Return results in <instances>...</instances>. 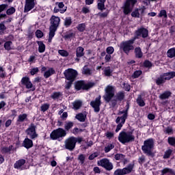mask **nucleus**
I'll return each mask as SVG.
<instances>
[{
	"mask_svg": "<svg viewBox=\"0 0 175 175\" xmlns=\"http://www.w3.org/2000/svg\"><path fill=\"white\" fill-rule=\"evenodd\" d=\"M137 38L134 37L130 40L122 41L119 46L120 51H123L124 54L126 55H129V53L135 50V46L133 44H135V40H136Z\"/></svg>",
	"mask_w": 175,
	"mask_h": 175,
	"instance_id": "obj_1",
	"label": "nucleus"
},
{
	"mask_svg": "<svg viewBox=\"0 0 175 175\" xmlns=\"http://www.w3.org/2000/svg\"><path fill=\"white\" fill-rule=\"evenodd\" d=\"M154 147L155 144L152 138H149L144 142V145L142 146V150L147 157H154Z\"/></svg>",
	"mask_w": 175,
	"mask_h": 175,
	"instance_id": "obj_2",
	"label": "nucleus"
},
{
	"mask_svg": "<svg viewBox=\"0 0 175 175\" xmlns=\"http://www.w3.org/2000/svg\"><path fill=\"white\" fill-rule=\"evenodd\" d=\"M118 141L122 144H125L126 143H132L135 142V135L132 133V131L126 132L124 131H122L118 135Z\"/></svg>",
	"mask_w": 175,
	"mask_h": 175,
	"instance_id": "obj_3",
	"label": "nucleus"
},
{
	"mask_svg": "<svg viewBox=\"0 0 175 175\" xmlns=\"http://www.w3.org/2000/svg\"><path fill=\"white\" fill-rule=\"evenodd\" d=\"M95 84V82H88L85 83V81L80 80L75 82V88L77 91H81V90H83V91H88L91 90V88H94Z\"/></svg>",
	"mask_w": 175,
	"mask_h": 175,
	"instance_id": "obj_4",
	"label": "nucleus"
},
{
	"mask_svg": "<svg viewBox=\"0 0 175 175\" xmlns=\"http://www.w3.org/2000/svg\"><path fill=\"white\" fill-rule=\"evenodd\" d=\"M67 135L66 131L62 128H58L53 130L50 134L52 140H62Z\"/></svg>",
	"mask_w": 175,
	"mask_h": 175,
	"instance_id": "obj_5",
	"label": "nucleus"
},
{
	"mask_svg": "<svg viewBox=\"0 0 175 175\" xmlns=\"http://www.w3.org/2000/svg\"><path fill=\"white\" fill-rule=\"evenodd\" d=\"M135 167V161H133L132 163H129L126 167L121 169L118 168L113 172V175H126L131 174L133 172Z\"/></svg>",
	"mask_w": 175,
	"mask_h": 175,
	"instance_id": "obj_6",
	"label": "nucleus"
},
{
	"mask_svg": "<svg viewBox=\"0 0 175 175\" xmlns=\"http://www.w3.org/2000/svg\"><path fill=\"white\" fill-rule=\"evenodd\" d=\"M137 3V0H126L122 8L124 14H125V16H128L129 13H132V10L133 8H135V5Z\"/></svg>",
	"mask_w": 175,
	"mask_h": 175,
	"instance_id": "obj_7",
	"label": "nucleus"
},
{
	"mask_svg": "<svg viewBox=\"0 0 175 175\" xmlns=\"http://www.w3.org/2000/svg\"><path fill=\"white\" fill-rule=\"evenodd\" d=\"M105 93L103 96V98L105 100V102H109L111 101V99L114 98V93L116 92V89L114 88V86L108 85L105 88Z\"/></svg>",
	"mask_w": 175,
	"mask_h": 175,
	"instance_id": "obj_8",
	"label": "nucleus"
},
{
	"mask_svg": "<svg viewBox=\"0 0 175 175\" xmlns=\"http://www.w3.org/2000/svg\"><path fill=\"white\" fill-rule=\"evenodd\" d=\"M64 75L66 80L75 81L79 76V72L73 68H68L64 72Z\"/></svg>",
	"mask_w": 175,
	"mask_h": 175,
	"instance_id": "obj_9",
	"label": "nucleus"
},
{
	"mask_svg": "<svg viewBox=\"0 0 175 175\" xmlns=\"http://www.w3.org/2000/svg\"><path fill=\"white\" fill-rule=\"evenodd\" d=\"M36 125L33 123H31L29 127L25 130L26 135L31 139V140H35L39 136L38 133H36Z\"/></svg>",
	"mask_w": 175,
	"mask_h": 175,
	"instance_id": "obj_10",
	"label": "nucleus"
},
{
	"mask_svg": "<svg viewBox=\"0 0 175 175\" xmlns=\"http://www.w3.org/2000/svg\"><path fill=\"white\" fill-rule=\"evenodd\" d=\"M98 166H101L107 170V172H110L113 170L114 166L113 165V163L110 162V160L107 158L102 159L101 160L97 162Z\"/></svg>",
	"mask_w": 175,
	"mask_h": 175,
	"instance_id": "obj_11",
	"label": "nucleus"
},
{
	"mask_svg": "<svg viewBox=\"0 0 175 175\" xmlns=\"http://www.w3.org/2000/svg\"><path fill=\"white\" fill-rule=\"evenodd\" d=\"M76 137H69L65 141V148L66 150H69V151H73L75 148H76Z\"/></svg>",
	"mask_w": 175,
	"mask_h": 175,
	"instance_id": "obj_12",
	"label": "nucleus"
},
{
	"mask_svg": "<svg viewBox=\"0 0 175 175\" xmlns=\"http://www.w3.org/2000/svg\"><path fill=\"white\" fill-rule=\"evenodd\" d=\"M21 83L22 85H24L27 90H31V91H35L36 90V88L33 86V84H32V82H31V79L28 77H23L21 81Z\"/></svg>",
	"mask_w": 175,
	"mask_h": 175,
	"instance_id": "obj_13",
	"label": "nucleus"
},
{
	"mask_svg": "<svg viewBox=\"0 0 175 175\" xmlns=\"http://www.w3.org/2000/svg\"><path fill=\"white\" fill-rule=\"evenodd\" d=\"M100 105H102L100 96H98L94 100L90 102V106L94 109V113H99L100 111Z\"/></svg>",
	"mask_w": 175,
	"mask_h": 175,
	"instance_id": "obj_14",
	"label": "nucleus"
},
{
	"mask_svg": "<svg viewBox=\"0 0 175 175\" xmlns=\"http://www.w3.org/2000/svg\"><path fill=\"white\" fill-rule=\"evenodd\" d=\"M135 38H143V39H146V38H148V29L145 27H140L137 30L135 31Z\"/></svg>",
	"mask_w": 175,
	"mask_h": 175,
	"instance_id": "obj_15",
	"label": "nucleus"
},
{
	"mask_svg": "<svg viewBox=\"0 0 175 175\" xmlns=\"http://www.w3.org/2000/svg\"><path fill=\"white\" fill-rule=\"evenodd\" d=\"M60 23H61V18L59 16H55L53 15L50 18L51 25L49 27L58 29V27H59Z\"/></svg>",
	"mask_w": 175,
	"mask_h": 175,
	"instance_id": "obj_16",
	"label": "nucleus"
},
{
	"mask_svg": "<svg viewBox=\"0 0 175 175\" xmlns=\"http://www.w3.org/2000/svg\"><path fill=\"white\" fill-rule=\"evenodd\" d=\"M36 5V3H35V0H25L24 13H28V12H31L32 9L35 8Z\"/></svg>",
	"mask_w": 175,
	"mask_h": 175,
	"instance_id": "obj_17",
	"label": "nucleus"
},
{
	"mask_svg": "<svg viewBox=\"0 0 175 175\" xmlns=\"http://www.w3.org/2000/svg\"><path fill=\"white\" fill-rule=\"evenodd\" d=\"M121 114H123L122 116H118L116 120V124H120V121H126L128 119V112L126 111V109L120 111L118 113V116H121Z\"/></svg>",
	"mask_w": 175,
	"mask_h": 175,
	"instance_id": "obj_18",
	"label": "nucleus"
},
{
	"mask_svg": "<svg viewBox=\"0 0 175 175\" xmlns=\"http://www.w3.org/2000/svg\"><path fill=\"white\" fill-rule=\"evenodd\" d=\"M27 163V161L24 159H19L16 161L14 164V169H18L21 170H25L27 167H24V165Z\"/></svg>",
	"mask_w": 175,
	"mask_h": 175,
	"instance_id": "obj_19",
	"label": "nucleus"
},
{
	"mask_svg": "<svg viewBox=\"0 0 175 175\" xmlns=\"http://www.w3.org/2000/svg\"><path fill=\"white\" fill-rule=\"evenodd\" d=\"M85 53H84V49L82 46H78L76 49V59L75 61L77 62H80V58L81 57H84V55Z\"/></svg>",
	"mask_w": 175,
	"mask_h": 175,
	"instance_id": "obj_20",
	"label": "nucleus"
},
{
	"mask_svg": "<svg viewBox=\"0 0 175 175\" xmlns=\"http://www.w3.org/2000/svg\"><path fill=\"white\" fill-rule=\"evenodd\" d=\"M22 146L27 148V150H29V148L33 147V141L31 138H25L23 142Z\"/></svg>",
	"mask_w": 175,
	"mask_h": 175,
	"instance_id": "obj_21",
	"label": "nucleus"
},
{
	"mask_svg": "<svg viewBox=\"0 0 175 175\" xmlns=\"http://www.w3.org/2000/svg\"><path fill=\"white\" fill-rule=\"evenodd\" d=\"M25 121H28V114H20L16 120V125H18V124H21V122H24Z\"/></svg>",
	"mask_w": 175,
	"mask_h": 175,
	"instance_id": "obj_22",
	"label": "nucleus"
},
{
	"mask_svg": "<svg viewBox=\"0 0 175 175\" xmlns=\"http://www.w3.org/2000/svg\"><path fill=\"white\" fill-rule=\"evenodd\" d=\"M75 126V123L72 121L66 122L64 124V131H66V133L68 132H70L72 131V128Z\"/></svg>",
	"mask_w": 175,
	"mask_h": 175,
	"instance_id": "obj_23",
	"label": "nucleus"
},
{
	"mask_svg": "<svg viewBox=\"0 0 175 175\" xmlns=\"http://www.w3.org/2000/svg\"><path fill=\"white\" fill-rule=\"evenodd\" d=\"M115 99L118 102H122V100L125 99V92L122 91L118 92L115 96Z\"/></svg>",
	"mask_w": 175,
	"mask_h": 175,
	"instance_id": "obj_24",
	"label": "nucleus"
},
{
	"mask_svg": "<svg viewBox=\"0 0 175 175\" xmlns=\"http://www.w3.org/2000/svg\"><path fill=\"white\" fill-rule=\"evenodd\" d=\"M134 54L135 58H143V52L142 51V48H140V46L135 48Z\"/></svg>",
	"mask_w": 175,
	"mask_h": 175,
	"instance_id": "obj_25",
	"label": "nucleus"
},
{
	"mask_svg": "<svg viewBox=\"0 0 175 175\" xmlns=\"http://www.w3.org/2000/svg\"><path fill=\"white\" fill-rule=\"evenodd\" d=\"M53 75H55V70L53 68H49L48 70L45 71L44 73V77L45 79H49Z\"/></svg>",
	"mask_w": 175,
	"mask_h": 175,
	"instance_id": "obj_26",
	"label": "nucleus"
},
{
	"mask_svg": "<svg viewBox=\"0 0 175 175\" xmlns=\"http://www.w3.org/2000/svg\"><path fill=\"white\" fill-rule=\"evenodd\" d=\"M72 23L73 21H72V17L67 16L64 19V26L65 27V28H69V27L72 25Z\"/></svg>",
	"mask_w": 175,
	"mask_h": 175,
	"instance_id": "obj_27",
	"label": "nucleus"
},
{
	"mask_svg": "<svg viewBox=\"0 0 175 175\" xmlns=\"http://www.w3.org/2000/svg\"><path fill=\"white\" fill-rule=\"evenodd\" d=\"M36 42L38 45L39 53H44V51H46V45L43 43V41H37Z\"/></svg>",
	"mask_w": 175,
	"mask_h": 175,
	"instance_id": "obj_28",
	"label": "nucleus"
},
{
	"mask_svg": "<svg viewBox=\"0 0 175 175\" xmlns=\"http://www.w3.org/2000/svg\"><path fill=\"white\" fill-rule=\"evenodd\" d=\"M172 96V92L170 91H165L163 94H161L159 98V99H161L163 100L164 99H169L170 96Z\"/></svg>",
	"mask_w": 175,
	"mask_h": 175,
	"instance_id": "obj_29",
	"label": "nucleus"
},
{
	"mask_svg": "<svg viewBox=\"0 0 175 175\" xmlns=\"http://www.w3.org/2000/svg\"><path fill=\"white\" fill-rule=\"evenodd\" d=\"M72 106L74 110H79L83 106V102L79 100H75L72 103Z\"/></svg>",
	"mask_w": 175,
	"mask_h": 175,
	"instance_id": "obj_30",
	"label": "nucleus"
},
{
	"mask_svg": "<svg viewBox=\"0 0 175 175\" xmlns=\"http://www.w3.org/2000/svg\"><path fill=\"white\" fill-rule=\"evenodd\" d=\"M165 83H166V81L162 75L155 79V83L157 85H162V84H165Z\"/></svg>",
	"mask_w": 175,
	"mask_h": 175,
	"instance_id": "obj_31",
	"label": "nucleus"
},
{
	"mask_svg": "<svg viewBox=\"0 0 175 175\" xmlns=\"http://www.w3.org/2000/svg\"><path fill=\"white\" fill-rule=\"evenodd\" d=\"M136 102L139 107H144L146 106V103L144 102V100H143V98H142V95L138 96Z\"/></svg>",
	"mask_w": 175,
	"mask_h": 175,
	"instance_id": "obj_32",
	"label": "nucleus"
},
{
	"mask_svg": "<svg viewBox=\"0 0 175 175\" xmlns=\"http://www.w3.org/2000/svg\"><path fill=\"white\" fill-rule=\"evenodd\" d=\"M167 57H168V58H175V47L167 50Z\"/></svg>",
	"mask_w": 175,
	"mask_h": 175,
	"instance_id": "obj_33",
	"label": "nucleus"
},
{
	"mask_svg": "<svg viewBox=\"0 0 175 175\" xmlns=\"http://www.w3.org/2000/svg\"><path fill=\"white\" fill-rule=\"evenodd\" d=\"M113 73V70H111L110 66H107L104 70V75L107 77H110L111 76V74Z\"/></svg>",
	"mask_w": 175,
	"mask_h": 175,
	"instance_id": "obj_34",
	"label": "nucleus"
},
{
	"mask_svg": "<svg viewBox=\"0 0 175 175\" xmlns=\"http://www.w3.org/2000/svg\"><path fill=\"white\" fill-rule=\"evenodd\" d=\"M86 118L87 117L84 116L83 113H78L75 117V118L78 120V121H80V122H84Z\"/></svg>",
	"mask_w": 175,
	"mask_h": 175,
	"instance_id": "obj_35",
	"label": "nucleus"
},
{
	"mask_svg": "<svg viewBox=\"0 0 175 175\" xmlns=\"http://www.w3.org/2000/svg\"><path fill=\"white\" fill-rule=\"evenodd\" d=\"M76 28L79 32H84L85 28H87V25H85V23H81L79 24Z\"/></svg>",
	"mask_w": 175,
	"mask_h": 175,
	"instance_id": "obj_36",
	"label": "nucleus"
},
{
	"mask_svg": "<svg viewBox=\"0 0 175 175\" xmlns=\"http://www.w3.org/2000/svg\"><path fill=\"white\" fill-rule=\"evenodd\" d=\"M60 96H62V92H54L52 95L51 96V98L55 100V99H59Z\"/></svg>",
	"mask_w": 175,
	"mask_h": 175,
	"instance_id": "obj_37",
	"label": "nucleus"
},
{
	"mask_svg": "<svg viewBox=\"0 0 175 175\" xmlns=\"http://www.w3.org/2000/svg\"><path fill=\"white\" fill-rule=\"evenodd\" d=\"M143 74V71L138 70H135L133 74L131 75L132 79H139L140 76Z\"/></svg>",
	"mask_w": 175,
	"mask_h": 175,
	"instance_id": "obj_38",
	"label": "nucleus"
},
{
	"mask_svg": "<svg viewBox=\"0 0 175 175\" xmlns=\"http://www.w3.org/2000/svg\"><path fill=\"white\" fill-rule=\"evenodd\" d=\"M13 150V146L11 145L9 147H3L1 148V152L2 154H8L10 152Z\"/></svg>",
	"mask_w": 175,
	"mask_h": 175,
	"instance_id": "obj_39",
	"label": "nucleus"
},
{
	"mask_svg": "<svg viewBox=\"0 0 175 175\" xmlns=\"http://www.w3.org/2000/svg\"><path fill=\"white\" fill-rule=\"evenodd\" d=\"M167 173H170V174L175 175L174 170L170 168L165 167L161 170L162 174H167Z\"/></svg>",
	"mask_w": 175,
	"mask_h": 175,
	"instance_id": "obj_40",
	"label": "nucleus"
},
{
	"mask_svg": "<svg viewBox=\"0 0 175 175\" xmlns=\"http://www.w3.org/2000/svg\"><path fill=\"white\" fill-rule=\"evenodd\" d=\"M131 17L135 18H140V12H139V8H135L134 11L131 12Z\"/></svg>",
	"mask_w": 175,
	"mask_h": 175,
	"instance_id": "obj_41",
	"label": "nucleus"
},
{
	"mask_svg": "<svg viewBox=\"0 0 175 175\" xmlns=\"http://www.w3.org/2000/svg\"><path fill=\"white\" fill-rule=\"evenodd\" d=\"M172 152H173V150L172 149L167 150L165 152L164 155L163 156V159H169V158H170V156L172 155Z\"/></svg>",
	"mask_w": 175,
	"mask_h": 175,
	"instance_id": "obj_42",
	"label": "nucleus"
},
{
	"mask_svg": "<svg viewBox=\"0 0 175 175\" xmlns=\"http://www.w3.org/2000/svg\"><path fill=\"white\" fill-rule=\"evenodd\" d=\"M125 122H126L125 120H120L119 123H117L118 125H117L116 129V133L120 132V131H121V129L122 128V126H124Z\"/></svg>",
	"mask_w": 175,
	"mask_h": 175,
	"instance_id": "obj_43",
	"label": "nucleus"
},
{
	"mask_svg": "<svg viewBox=\"0 0 175 175\" xmlns=\"http://www.w3.org/2000/svg\"><path fill=\"white\" fill-rule=\"evenodd\" d=\"M12 44H13V42L12 41H6L4 43V49L7 50V51H10V50H12Z\"/></svg>",
	"mask_w": 175,
	"mask_h": 175,
	"instance_id": "obj_44",
	"label": "nucleus"
},
{
	"mask_svg": "<svg viewBox=\"0 0 175 175\" xmlns=\"http://www.w3.org/2000/svg\"><path fill=\"white\" fill-rule=\"evenodd\" d=\"M75 36H76V34H75L74 33H68L67 32L64 35V38L65 39V40H69L70 39L75 38Z\"/></svg>",
	"mask_w": 175,
	"mask_h": 175,
	"instance_id": "obj_45",
	"label": "nucleus"
},
{
	"mask_svg": "<svg viewBox=\"0 0 175 175\" xmlns=\"http://www.w3.org/2000/svg\"><path fill=\"white\" fill-rule=\"evenodd\" d=\"M113 148H114V144H109L107 146L105 147L104 151L106 154H107V152H110V151H111V150H113Z\"/></svg>",
	"mask_w": 175,
	"mask_h": 175,
	"instance_id": "obj_46",
	"label": "nucleus"
},
{
	"mask_svg": "<svg viewBox=\"0 0 175 175\" xmlns=\"http://www.w3.org/2000/svg\"><path fill=\"white\" fill-rule=\"evenodd\" d=\"M167 143L170 146L175 147V137H168Z\"/></svg>",
	"mask_w": 175,
	"mask_h": 175,
	"instance_id": "obj_47",
	"label": "nucleus"
},
{
	"mask_svg": "<svg viewBox=\"0 0 175 175\" xmlns=\"http://www.w3.org/2000/svg\"><path fill=\"white\" fill-rule=\"evenodd\" d=\"M83 75H88L89 76H91L92 75V72L91 71V69L87 68V66H85L83 68Z\"/></svg>",
	"mask_w": 175,
	"mask_h": 175,
	"instance_id": "obj_48",
	"label": "nucleus"
},
{
	"mask_svg": "<svg viewBox=\"0 0 175 175\" xmlns=\"http://www.w3.org/2000/svg\"><path fill=\"white\" fill-rule=\"evenodd\" d=\"M14 13H16V8H14V7H11L6 11L8 16H12V14H14Z\"/></svg>",
	"mask_w": 175,
	"mask_h": 175,
	"instance_id": "obj_49",
	"label": "nucleus"
},
{
	"mask_svg": "<svg viewBox=\"0 0 175 175\" xmlns=\"http://www.w3.org/2000/svg\"><path fill=\"white\" fill-rule=\"evenodd\" d=\"M57 29L54 27H49V36L51 38H54L55 36V32L57 31Z\"/></svg>",
	"mask_w": 175,
	"mask_h": 175,
	"instance_id": "obj_50",
	"label": "nucleus"
},
{
	"mask_svg": "<svg viewBox=\"0 0 175 175\" xmlns=\"http://www.w3.org/2000/svg\"><path fill=\"white\" fill-rule=\"evenodd\" d=\"M114 158L116 161H121V159H124L125 158V155L121 153H117L115 154Z\"/></svg>",
	"mask_w": 175,
	"mask_h": 175,
	"instance_id": "obj_51",
	"label": "nucleus"
},
{
	"mask_svg": "<svg viewBox=\"0 0 175 175\" xmlns=\"http://www.w3.org/2000/svg\"><path fill=\"white\" fill-rule=\"evenodd\" d=\"M109 10H107L105 12H99L98 16L100 18H106L109 16Z\"/></svg>",
	"mask_w": 175,
	"mask_h": 175,
	"instance_id": "obj_52",
	"label": "nucleus"
},
{
	"mask_svg": "<svg viewBox=\"0 0 175 175\" xmlns=\"http://www.w3.org/2000/svg\"><path fill=\"white\" fill-rule=\"evenodd\" d=\"M157 17H164V18H166L167 17V12L165 10H161Z\"/></svg>",
	"mask_w": 175,
	"mask_h": 175,
	"instance_id": "obj_53",
	"label": "nucleus"
},
{
	"mask_svg": "<svg viewBox=\"0 0 175 175\" xmlns=\"http://www.w3.org/2000/svg\"><path fill=\"white\" fill-rule=\"evenodd\" d=\"M144 68H148V69H151L152 68V63L150 62V60H145L144 62Z\"/></svg>",
	"mask_w": 175,
	"mask_h": 175,
	"instance_id": "obj_54",
	"label": "nucleus"
},
{
	"mask_svg": "<svg viewBox=\"0 0 175 175\" xmlns=\"http://www.w3.org/2000/svg\"><path fill=\"white\" fill-rule=\"evenodd\" d=\"M98 157H99V153H98V152H95L89 156L88 159L89 161H94V159H95V158H98Z\"/></svg>",
	"mask_w": 175,
	"mask_h": 175,
	"instance_id": "obj_55",
	"label": "nucleus"
},
{
	"mask_svg": "<svg viewBox=\"0 0 175 175\" xmlns=\"http://www.w3.org/2000/svg\"><path fill=\"white\" fill-rule=\"evenodd\" d=\"M49 109H50V104L44 103L41 106V111H43V113H44V111H47Z\"/></svg>",
	"mask_w": 175,
	"mask_h": 175,
	"instance_id": "obj_56",
	"label": "nucleus"
},
{
	"mask_svg": "<svg viewBox=\"0 0 175 175\" xmlns=\"http://www.w3.org/2000/svg\"><path fill=\"white\" fill-rule=\"evenodd\" d=\"M97 8L98 9V10L103 12V10H106V8L105 7V3H98Z\"/></svg>",
	"mask_w": 175,
	"mask_h": 175,
	"instance_id": "obj_57",
	"label": "nucleus"
},
{
	"mask_svg": "<svg viewBox=\"0 0 175 175\" xmlns=\"http://www.w3.org/2000/svg\"><path fill=\"white\" fill-rule=\"evenodd\" d=\"M5 31H6V26H5L4 23L1 22L0 23V35H2Z\"/></svg>",
	"mask_w": 175,
	"mask_h": 175,
	"instance_id": "obj_58",
	"label": "nucleus"
},
{
	"mask_svg": "<svg viewBox=\"0 0 175 175\" xmlns=\"http://www.w3.org/2000/svg\"><path fill=\"white\" fill-rule=\"evenodd\" d=\"M58 53L62 57H68L69 55V53H68V51L65 50H59Z\"/></svg>",
	"mask_w": 175,
	"mask_h": 175,
	"instance_id": "obj_59",
	"label": "nucleus"
},
{
	"mask_svg": "<svg viewBox=\"0 0 175 175\" xmlns=\"http://www.w3.org/2000/svg\"><path fill=\"white\" fill-rule=\"evenodd\" d=\"M37 73H39V68L36 67L31 70L30 75L31 76H35V75H37Z\"/></svg>",
	"mask_w": 175,
	"mask_h": 175,
	"instance_id": "obj_60",
	"label": "nucleus"
},
{
	"mask_svg": "<svg viewBox=\"0 0 175 175\" xmlns=\"http://www.w3.org/2000/svg\"><path fill=\"white\" fill-rule=\"evenodd\" d=\"M44 34L43 33V31H42V30L40 29L36 30V38H41L42 36H44Z\"/></svg>",
	"mask_w": 175,
	"mask_h": 175,
	"instance_id": "obj_61",
	"label": "nucleus"
},
{
	"mask_svg": "<svg viewBox=\"0 0 175 175\" xmlns=\"http://www.w3.org/2000/svg\"><path fill=\"white\" fill-rule=\"evenodd\" d=\"M165 133H167V135H172L173 134V128L170 126H167L165 130H164Z\"/></svg>",
	"mask_w": 175,
	"mask_h": 175,
	"instance_id": "obj_62",
	"label": "nucleus"
},
{
	"mask_svg": "<svg viewBox=\"0 0 175 175\" xmlns=\"http://www.w3.org/2000/svg\"><path fill=\"white\" fill-rule=\"evenodd\" d=\"M106 53L107 54H113V53H114V47L113 46H108L107 49H106Z\"/></svg>",
	"mask_w": 175,
	"mask_h": 175,
	"instance_id": "obj_63",
	"label": "nucleus"
},
{
	"mask_svg": "<svg viewBox=\"0 0 175 175\" xmlns=\"http://www.w3.org/2000/svg\"><path fill=\"white\" fill-rule=\"evenodd\" d=\"M122 85L124 86V89L127 92H129L131 91V85L129 83H125V82L123 83Z\"/></svg>",
	"mask_w": 175,
	"mask_h": 175,
	"instance_id": "obj_64",
	"label": "nucleus"
}]
</instances>
